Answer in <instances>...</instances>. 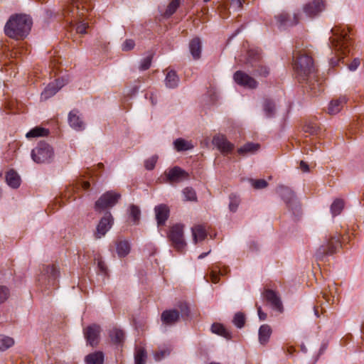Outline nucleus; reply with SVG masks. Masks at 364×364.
Wrapping results in <instances>:
<instances>
[{"label":"nucleus","mask_w":364,"mask_h":364,"mask_svg":"<svg viewBox=\"0 0 364 364\" xmlns=\"http://www.w3.org/2000/svg\"><path fill=\"white\" fill-rule=\"evenodd\" d=\"M294 69L299 80H306L313 95H316L322 88L320 84L316 83L315 67L311 56L304 53L299 52L294 54Z\"/></svg>","instance_id":"nucleus-1"},{"label":"nucleus","mask_w":364,"mask_h":364,"mask_svg":"<svg viewBox=\"0 0 364 364\" xmlns=\"http://www.w3.org/2000/svg\"><path fill=\"white\" fill-rule=\"evenodd\" d=\"M332 36L329 38L331 48L336 57L330 59L332 67L338 65L339 60L349 53L350 38L348 36V28L346 26H336L331 29Z\"/></svg>","instance_id":"nucleus-2"},{"label":"nucleus","mask_w":364,"mask_h":364,"mask_svg":"<svg viewBox=\"0 0 364 364\" xmlns=\"http://www.w3.org/2000/svg\"><path fill=\"white\" fill-rule=\"evenodd\" d=\"M32 23V19L28 15H13L6 22L4 32L9 38L16 40L23 39L28 35Z\"/></svg>","instance_id":"nucleus-3"},{"label":"nucleus","mask_w":364,"mask_h":364,"mask_svg":"<svg viewBox=\"0 0 364 364\" xmlns=\"http://www.w3.org/2000/svg\"><path fill=\"white\" fill-rule=\"evenodd\" d=\"M249 71L255 76L266 77L269 69L262 61L259 53L255 50H249L244 60L240 59Z\"/></svg>","instance_id":"nucleus-4"},{"label":"nucleus","mask_w":364,"mask_h":364,"mask_svg":"<svg viewBox=\"0 0 364 364\" xmlns=\"http://www.w3.org/2000/svg\"><path fill=\"white\" fill-rule=\"evenodd\" d=\"M31 158L37 164L50 163L54 158L53 147L44 142L41 141L38 146L31 151Z\"/></svg>","instance_id":"nucleus-5"},{"label":"nucleus","mask_w":364,"mask_h":364,"mask_svg":"<svg viewBox=\"0 0 364 364\" xmlns=\"http://www.w3.org/2000/svg\"><path fill=\"white\" fill-rule=\"evenodd\" d=\"M279 195L284 200L289 210L295 217H298L301 214V205L297 200L294 192L288 187L279 186L277 188Z\"/></svg>","instance_id":"nucleus-6"},{"label":"nucleus","mask_w":364,"mask_h":364,"mask_svg":"<svg viewBox=\"0 0 364 364\" xmlns=\"http://www.w3.org/2000/svg\"><path fill=\"white\" fill-rule=\"evenodd\" d=\"M341 245L339 237L337 236H331L326 237L323 244H322L316 250L315 256L317 260H323L325 257L331 255L336 252V249Z\"/></svg>","instance_id":"nucleus-7"},{"label":"nucleus","mask_w":364,"mask_h":364,"mask_svg":"<svg viewBox=\"0 0 364 364\" xmlns=\"http://www.w3.org/2000/svg\"><path fill=\"white\" fill-rule=\"evenodd\" d=\"M183 225L176 224L172 226L168 232V238L173 247L178 252H183L186 242L183 236Z\"/></svg>","instance_id":"nucleus-8"},{"label":"nucleus","mask_w":364,"mask_h":364,"mask_svg":"<svg viewBox=\"0 0 364 364\" xmlns=\"http://www.w3.org/2000/svg\"><path fill=\"white\" fill-rule=\"evenodd\" d=\"M276 25L280 29H287L294 26L299 23L301 14L299 11L291 14L287 11H282L274 16Z\"/></svg>","instance_id":"nucleus-9"},{"label":"nucleus","mask_w":364,"mask_h":364,"mask_svg":"<svg viewBox=\"0 0 364 364\" xmlns=\"http://www.w3.org/2000/svg\"><path fill=\"white\" fill-rule=\"evenodd\" d=\"M180 311L176 309L164 311L161 314V321L166 325L175 324L180 318L187 317L189 315V309L186 304H181L179 306Z\"/></svg>","instance_id":"nucleus-10"},{"label":"nucleus","mask_w":364,"mask_h":364,"mask_svg":"<svg viewBox=\"0 0 364 364\" xmlns=\"http://www.w3.org/2000/svg\"><path fill=\"white\" fill-rule=\"evenodd\" d=\"M59 270L54 264L43 265L38 282L46 286L54 285L59 277Z\"/></svg>","instance_id":"nucleus-11"},{"label":"nucleus","mask_w":364,"mask_h":364,"mask_svg":"<svg viewBox=\"0 0 364 364\" xmlns=\"http://www.w3.org/2000/svg\"><path fill=\"white\" fill-rule=\"evenodd\" d=\"M121 195L113 191H107L100 196L95 203V210L102 211L113 207L120 198Z\"/></svg>","instance_id":"nucleus-12"},{"label":"nucleus","mask_w":364,"mask_h":364,"mask_svg":"<svg viewBox=\"0 0 364 364\" xmlns=\"http://www.w3.org/2000/svg\"><path fill=\"white\" fill-rule=\"evenodd\" d=\"M113 217L109 212H107L101 218L97 225L95 237L96 239H100L104 237L109 230L113 225Z\"/></svg>","instance_id":"nucleus-13"},{"label":"nucleus","mask_w":364,"mask_h":364,"mask_svg":"<svg viewBox=\"0 0 364 364\" xmlns=\"http://www.w3.org/2000/svg\"><path fill=\"white\" fill-rule=\"evenodd\" d=\"M233 78L237 84L245 88L255 89L258 86L257 80L244 71L235 72Z\"/></svg>","instance_id":"nucleus-14"},{"label":"nucleus","mask_w":364,"mask_h":364,"mask_svg":"<svg viewBox=\"0 0 364 364\" xmlns=\"http://www.w3.org/2000/svg\"><path fill=\"white\" fill-rule=\"evenodd\" d=\"M70 1L73 7L70 8V6H68V8L65 9V15L73 13L75 8L77 16H82L85 12L92 9V5L88 3L87 0H70Z\"/></svg>","instance_id":"nucleus-15"},{"label":"nucleus","mask_w":364,"mask_h":364,"mask_svg":"<svg viewBox=\"0 0 364 364\" xmlns=\"http://www.w3.org/2000/svg\"><path fill=\"white\" fill-rule=\"evenodd\" d=\"M101 328L97 324H92L84 329V335L88 344L96 346L100 341Z\"/></svg>","instance_id":"nucleus-16"},{"label":"nucleus","mask_w":364,"mask_h":364,"mask_svg":"<svg viewBox=\"0 0 364 364\" xmlns=\"http://www.w3.org/2000/svg\"><path fill=\"white\" fill-rule=\"evenodd\" d=\"M325 9V3L323 0H313L304 4L303 11L309 17H314L323 11Z\"/></svg>","instance_id":"nucleus-17"},{"label":"nucleus","mask_w":364,"mask_h":364,"mask_svg":"<svg viewBox=\"0 0 364 364\" xmlns=\"http://www.w3.org/2000/svg\"><path fill=\"white\" fill-rule=\"evenodd\" d=\"M166 175L170 183H178L188 178V173L178 166L171 168Z\"/></svg>","instance_id":"nucleus-18"},{"label":"nucleus","mask_w":364,"mask_h":364,"mask_svg":"<svg viewBox=\"0 0 364 364\" xmlns=\"http://www.w3.org/2000/svg\"><path fill=\"white\" fill-rule=\"evenodd\" d=\"M213 144L223 153L228 154L232 151L234 145L230 143L224 135L218 134L213 137Z\"/></svg>","instance_id":"nucleus-19"},{"label":"nucleus","mask_w":364,"mask_h":364,"mask_svg":"<svg viewBox=\"0 0 364 364\" xmlns=\"http://www.w3.org/2000/svg\"><path fill=\"white\" fill-rule=\"evenodd\" d=\"M68 123L69 125L76 131H82L85 128V124L80 116L78 111L75 109L70 112L68 114Z\"/></svg>","instance_id":"nucleus-20"},{"label":"nucleus","mask_w":364,"mask_h":364,"mask_svg":"<svg viewBox=\"0 0 364 364\" xmlns=\"http://www.w3.org/2000/svg\"><path fill=\"white\" fill-rule=\"evenodd\" d=\"M158 226L164 225L169 216V208L165 204L156 205L154 208Z\"/></svg>","instance_id":"nucleus-21"},{"label":"nucleus","mask_w":364,"mask_h":364,"mask_svg":"<svg viewBox=\"0 0 364 364\" xmlns=\"http://www.w3.org/2000/svg\"><path fill=\"white\" fill-rule=\"evenodd\" d=\"M62 81L58 79L55 82L48 84L41 93V100H46L53 96L63 86Z\"/></svg>","instance_id":"nucleus-22"},{"label":"nucleus","mask_w":364,"mask_h":364,"mask_svg":"<svg viewBox=\"0 0 364 364\" xmlns=\"http://www.w3.org/2000/svg\"><path fill=\"white\" fill-rule=\"evenodd\" d=\"M264 296L266 300L272 305L273 309L279 311H282L283 306L281 300L274 291L270 289L266 290Z\"/></svg>","instance_id":"nucleus-23"},{"label":"nucleus","mask_w":364,"mask_h":364,"mask_svg":"<svg viewBox=\"0 0 364 364\" xmlns=\"http://www.w3.org/2000/svg\"><path fill=\"white\" fill-rule=\"evenodd\" d=\"M193 240L195 244L203 241L207 237L205 228L202 225H196L191 228Z\"/></svg>","instance_id":"nucleus-24"},{"label":"nucleus","mask_w":364,"mask_h":364,"mask_svg":"<svg viewBox=\"0 0 364 364\" xmlns=\"http://www.w3.org/2000/svg\"><path fill=\"white\" fill-rule=\"evenodd\" d=\"M347 99L346 97L342 96L338 99L332 100L328 105V112L330 114H336L338 113L343 106L346 104Z\"/></svg>","instance_id":"nucleus-25"},{"label":"nucleus","mask_w":364,"mask_h":364,"mask_svg":"<svg viewBox=\"0 0 364 364\" xmlns=\"http://www.w3.org/2000/svg\"><path fill=\"white\" fill-rule=\"evenodd\" d=\"M6 181L12 188H17L21 184V178L16 171L11 169L6 174Z\"/></svg>","instance_id":"nucleus-26"},{"label":"nucleus","mask_w":364,"mask_h":364,"mask_svg":"<svg viewBox=\"0 0 364 364\" xmlns=\"http://www.w3.org/2000/svg\"><path fill=\"white\" fill-rule=\"evenodd\" d=\"M190 52L193 58L196 60L199 59L201 53V42L198 38H195L189 43Z\"/></svg>","instance_id":"nucleus-27"},{"label":"nucleus","mask_w":364,"mask_h":364,"mask_svg":"<svg viewBox=\"0 0 364 364\" xmlns=\"http://www.w3.org/2000/svg\"><path fill=\"white\" fill-rule=\"evenodd\" d=\"M272 334V328L267 324H263L259 329V341L261 344H266Z\"/></svg>","instance_id":"nucleus-28"},{"label":"nucleus","mask_w":364,"mask_h":364,"mask_svg":"<svg viewBox=\"0 0 364 364\" xmlns=\"http://www.w3.org/2000/svg\"><path fill=\"white\" fill-rule=\"evenodd\" d=\"M86 364H103L104 353L102 351H96L88 354L85 358Z\"/></svg>","instance_id":"nucleus-29"},{"label":"nucleus","mask_w":364,"mask_h":364,"mask_svg":"<svg viewBox=\"0 0 364 364\" xmlns=\"http://www.w3.org/2000/svg\"><path fill=\"white\" fill-rule=\"evenodd\" d=\"M116 250L119 257L127 256L130 252V245L127 240H118L116 242Z\"/></svg>","instance_id":"nucleus-30"},{"label":"nucleus","mask_w":364,"mask_h":364,"mask_svg":"<svg viewBox=\"0 0 364 364\" xmlns=\"http://www.w3.org/2000/svg\"><path fill=\"white\" fill-rule=\"evenodd\" d=\"M179 82V78L173 70L168 72L165 79L166 86L168 88H174L178 86Z\"/></svg>","instance_id":"nucleus-31"},{"label":"nucleus","mask_w":364,"mask_h":364,"mask_svg":"<svg viewBox=\"0 0 364 364\" xmlns=\"http://www.w3.org/2000/svg\"><path fill=\"white\" fill-rule=\"evenodd\" d=\"M173 145L177 151H187L193 148V145L191 144V142L182 138L176 139L173 142Z\"/></svg>","instance_id":"nucleus-32"},{"label":"nucleus","mask_w":364,"mask_h":364,"mask_svg":"<svg viewBox=\"0 0 364 364\" xmlns=\"http://www.w3.org/2000/svg\"><path fill=\"white\" fill-rule=\"evenodd\" d=\"M147 358V353L143 347H136L134 353L135 364H145Z\"/></svg>","instance_id":"nucleus-33"},{"label":"nucleus","mask_w":364,"mask_h":364,"mask_svg":"<svg viewBox=\"0 0 364 364\" xmlns=\"http://www.w3.org/2000/svg\"><path fill=\"white\" fill-rule=\"evenodd\" d=\"M213 333L221 336L227 339L231 338L230 333L220 323H213L211 326Z\"/></svg>","instance_id":"nucleus-34"},{"label":"nucleus","mask_w":364,"mask_h":364,"mask_svg":"<svg viewBox=\"0 0 364 364\" xmlns=\"http://www.w3.org/2000/svg\"><path fill=\"white\" fill-rule=\"evenodd\" d=\"M259 148V145L258 144L247 143L240 147L237 151L240 154H253L256 152Z\"/></svg>","instance_id":"nucleus-35"},{"label":"nucleus","mask_w":364,"mask_h":364,"mask_svg":"<svg viewBox=\"0 0 364 364\" xmlns=\"http://www.w3.org/2000/svg\"><path fill=\"white\" fill-rule=\"evenodd\" d=\"M14 345V340L11 337L0 335V350H6Z\"/></svg>","instance_id":"nucleus-36"},{"label":"nucleus","mask_w":364,"mask_h":364,"mask_svg":"<svg viewBox=\"0 0 364 364\" xmlns=\"http://www.w3.org/2000/svg\"><path fill=\"white\" fill-rule=\"evenodd\" d=\"M48 133L49 132L48 129L37 127L30 130L26 136L27 138L44 136L48 135Z\"/></svg>","instance_id":"nucleus-37"},{"label":"nucleus","mask_w":364,"mask_h":364,"mask_svg":"<svg viewBox=\"0 0 364 364\" xmlns=\"http://www.w3.org/2000/svg\"><path fill=\"white\" fill-rule=\"evenodd\" d=\"M109 336L114 343H121L124 338V333L122 330L114 328L110 331Z\"/></svg>","instance_id":"nucleus-38"},{"label":"nucleus","mask_w":364,"mask_h":364,"mask_svg":"<svg viewBox=\"0 0 364 364\" xmlns=\"http://www.w3.org/2000/svg\"><path fill=\"white\" fill-rule=\"evenodd\" d=\"M344 208V201L341 199H336L331 205V211L333 216L339 215Z\"/></svg>","instance_id":"nucleus-39"},{"label":"nucleus","mask_w":364,"mask_h":364,"mask_svg":"<svg viewBox=\"0 0 364 364\" xmlns=\"http://www.w3.org/2000/svg\"><path fill=\"white\" fill-rule=\"evenodd\" d=\"M320 129L319 125L316 122H309L304 126V131L311 135L317 134Z\"/></svg>","instance_id":"nucleus-40"},{"label":"nucleus","mask_w":364,"mask_h":364,"mask_svg":"<svg viewBox=\"0 0 364 364\" xmlns=\"http://www.w3.org/2000/svg\"><path fill=\"white\" fill-rule=\"evenodd\" d=\"M180 5V0H172L168 6L166 11L164 13L163 16L165 18L170 17L172 14H173Z\"/></svg>","instance_id":"nucleus-41"},{"label":"nucleus","mask_w":364,"mask_h":364,"mask_svg":"<svg viewBox=\"0 0 364 364\" xmlns=\"http://www.w3.org/2000/svg\"><path fill=\"white\" fill-rule=\"evenodd\" d=\"M232 323L236 327L242 328L245 323V314L242 312H237L233 317Z\"/></svg>","instance_id":"nucleus-42"},{"label":"nucleus","mask_w":364,"mask_h":364,"mask_svg":"<svg viewBox=\"0 0 364 364\" xmlns=\"http://www.w3.org/2000/svg\"><path fill=\"white\" fill-rule=\"evenodd\" d=\"M264 111L267 117L273 116L275 110L274 104L270 100H265L263 105Z\"/></svg>","instance_id":"nucleus-43"},{"label":"nucleus","mask_w":364,"mask_h":364,"mask_svg":"<svg viewBox=\"0 0 364 364\" xmlns=\"http://www.w3.org/2000/svg\"><path fill=\"white\" fill-rule=\"evenodd\" d=\"M130 217L132 218L133 221L136 223L139 220L141 210L139 208L135 205H131L129 207Z\"/></svg>","instance_id":"nucleus-44"},{"label":"nucleus","mask_w":364,"mask_h":364,"mask_svg":"<svg viewBox=\"0 0 364 364\" xmlns=\"http://www.w3.org/2000/svg\"><path fill=\"white\" fill-rule=\"evenodd\" d=\"M183 194L186 200L189 201H195L196 200V191L192 188H186L183 191Z\"/></svg>","instance_id":"nucleus-45"},{"label":"nucleus","mask_w":364,"mask_h":364,"mask_svg":"<svg viewBox=\"0 0 364 364\" xmlns=\"http://www.w3.org/2000/svg\"><path fill=\"white\" fill-rule=\"evenodd\" d=\"M9 296V289L6 286L0 285V305L6 302Z\"/></svg>","instance_id":"nucleus-46"},{"label":"nucleus","mask_w":364,"mask_h":364,"mask_svg":"<svg viewBox=\"0 0 364 364\" xmlns=\"http://www.w3.org/2000/svg\"><path fill=\"white\" fill-rule=\"evenodd\" d=\"M152 58L151 54L144 58L140 63L139 69L142 71L148 70L151 66Z\"/></svg>","instance_id":"nucleus-47"},{"label":"nucleus","mask_w":364,"mask_h":364,"mask_svg":"<svg viewBox=\"0 0 364 364\" xmlns=\"http://www.w3.org/2000/svg\"><path fill=\"white\" fill-rule=\"evenodd\" d=\"M240 199L238 197L234 195L230 196L229 209L232 212H235L240 204Z\"/></svg>","instance_id":"nucleus-48"},{"label":"nucleus","mask_w":364,"mask_h":364,"mask_svg":"<svg viewBox=\"0 0 364 364\" xmlns=\"http://www.w3.org/2000/svg\"><path fill=\"white\" fill-rule=\"evenodd\" d=\"M157 160H158V156L156 155L152 156L151 157L147 159L144 162L145 168L147 170H152L155 167Z\"/></svg>","instance_id":"nucleus-49"},{"label":"nucleus","mask_w":364,"mask_h":364,"mask_svg":"<svg viewBox=\"0 0 364 364\" xmlns=\"http://www.w3.org/2000/svg\"><path fill=\"white\" fill-rule=\"evenodd\" d=\"M251 184L255 189H262L267 186V182L264 179L251 180Z\"/></svg>","instance_id":"nucleus-50"},{"label":"nucleus","mask_w":364,"mask_h":364,"mask_svg":"<svg viewBox=\"0 0 364 364\" xmlns=\"http://www.w3.org/2000/svg\"><path fill=\"white\" fill-rule=\"evenodd\" d=\"M135 43L132 39H127L122 46V49L124 51H129L134 48Z\"/></svg>","instance_id":"nucleus-51"},{"label":"nucleus","mask_w":364,"mask_h":364,"mask_svg":"<svg viewBox=\"0 0 364 364\" xmlns=\"http://www.w3.org/2000/svg\"><path fill=\"white\" fill-rule=\"evenodd\" d=\"M168 354L169 351L168 350H162L154 353V358L156 361H159Z\"/></svg>","instance_id":"nucleus-52"},{"label":"nucleus","mask_w":364,"mask_h":364,"mask_svg":"<svg viewBox=\"0 0 364 364\" xmlns=\"http://www.w3.org/2000/svg\"><path fill=\"white\" fill-rule=\"evenodd\" d=\"M87 27L88 26L87 23L81 22L79 25H77L76 31L78 33L84 34L86 33V29Z\"/></svg>","instance_id":"nucleus-53"},{"label":"nucleus","mask_w":364,"mask_h":364,"mask_svg":"<svg viewBox=\"0 0 364 364\" xmlns=\"http://www.w3.org/2000/svg\"><path fill=\"white\" fill-rule=\"evenodd\" d=\"M360 61L359 58H355L349 65L348 69L351 71L355 70L360 65Z\"/></svg>","instance_id":"nucleus-54"},{"label":"nucleus","mask_w":364,"mask_h":364,"mask_svg":"<svg viewBox=\"0 0 364 364\" xmlns=\"http://www.w3.org/2000/svg\"><path fill=\"white\" fill-rule=\"evenodd\" d=\"M210 279L213 283H218L219 282V276L217 274L216 271H211L210 272Z\"/></svg>","instance_id":"nucleus-55"},{"label":"nucleus","mask_w":364,"mask_h":364,"mask_svg":"<svg viewBox=\"0 0 364 364\" xmlns=\"http://www.w3.org/2000/svg\"><path fill=\"white\" fill-rule=\"evenodd\" d=\"M257 314L261 321L267 318V314L262 311L261 306H257Z\"/></svg>","instance_id":"nucleus-56"},{"label":"nucleus","mask_w":364,"mask_h":364,"mask_svg":"<svg viewBox=\"0 0 364 364\" xmlns=\"http://www.w3.org/2000/svg\"><path fill=\"white\" fill-rule=\"evenodd\" d=\"M231 4L233 6H235L237 9H241L242 6V0H230Z\"/></svg>","instance_id":"nucleus-57"},{"label":"nucleus","mask_w":364,"mask_h":364,"mask_svg":"<svg viewBox=\"0 0 364 364\" xmlns=\"http://www.w3.org/2000/svg\"><path fill=\"white\" fill-rule=\"evenodd\" d=\"M300 168L304 173L309 171V165L303 161H300Z\"/></svg>","instance_id":"nucleus-58"},{"label":"nucleus","mask_w":364,"mask_h":364,"mask_svg":"<svg viewBox=\"0 0 364 364\" xmlns=\"http://www.w3.org/2000/svg\"><path fill=\"white\" fill-rule=\"evenodd\" d=\"M97 264H98V267L101 270V272H105L106 266H105V264L104 263V262L99 260Z\"/></svg>","instance_id":"nucleus-59"},{"label":"nucleus","mask_w":364,"mask_h":364,"mask_svg":"<svg viewBox=\"0 0 364 364\" xmlns=\"http://www.w3.org/2000/svg\"><path fill=\"white\" fill-rule=\"evenodd\" d=\"M81 186L83 189L87 190L90 186V183L88 181H82Z\"/></svg>","instance_id":"nucleus-60"},{"label":"nucleus","mask_w":364,"mask_h":364,"mask_svg":"<svg viewBox=\"0 0 364 364\" xmlns=\"http://www.w3.org/2000/svg\"><path fill=\"white\" fill-rule=\"evenodd\" d=\"M210 250H209L208 252H203L202 254H200L199 256H198V259H203L204 258L205 256H207L209 253H210Z\"/></svg>","instance_id":"nucleus-61"},{"label":"nucleus","mask_w":364,"mask_h":364,"mask_svg":"<svg viewBox=\"0 0 364 364\" xmlns=\"http://www.w3.org/2000/svg\"><path fill=\"white\" fill-rule=\"evenodd\" d=\"M323 297L326 299L327 302L330 301V299L327 296V295L325 293L323 294Z\"/></svg>","instance_id":"nucleus-62"},{"label":"nucleus","mask_w":364,"mask_h":364,"mask_svg":"<svg viewBox=\"0 0 364 364\" xmlns=\"http://www.w3.org/2000/svg\"><path fill=\"white\" fill-rule=\"evenodd\" d=\"M314 314H315V315H316L317 317H318V316H318V310H317V309H316L315 307H314Z\"/></svg>","instance_id":"nucleus-63"},{"label":"nucleus","mask_w":364,"mask_h":364,"mask_svg":"<svg viewBox=\"0 0 364 364\" xmlns=\"http://www.w3.org/2000/svg\"><path fill=\"white\" fill-rule=\"evenodd\" d=\"M99 166L102 167L103 164H100Z\"/></svg>","instance_id":"nucleus-64"}]
</instances>
